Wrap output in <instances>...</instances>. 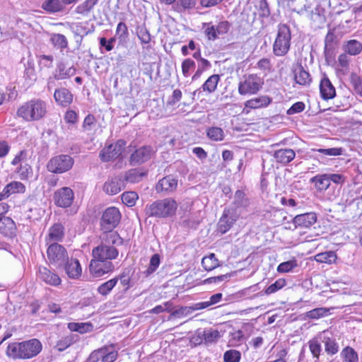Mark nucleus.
Returning a JSON list of instances; mask_svg holds the SVG:
<instances>
[{"mask_svg": "<svg viewBox=\"0 0 362 362\" xmlns=\"http://www.w3.org/2000/svg\"><path fill=\"white\" fill-rule=\"evenodd\" d=\"M317 221L315 213H305L297 215L293 219V223L296 228H309Z\"/></svg>", "mask_w": 362, "mask_h": 362, "instance_id": "obj_17", "label": "nucleus"}, {"mask_svg": "<svg viewBox=\"0 0 362 362\" xmlns=\"http://www.w3.org/2000/svg\"><path fill=\"white\" fill-rule=\"evenodd\" d=\"M344 49L350 55H357L362 50V45L356 40H350L344 45Z\"/></svg>", "mask_w": 362, "mask_h": 362, "instance_id": "obj_39", "label": "nucleus"}, {"mask_svg": "<svg viewBox=\"0 0 362 362\" xmlns=\"http://www.w3.org/2000/svg\"><path fill=\"white\" fill-rule=\"evenodd\" d=\"M117 279H111L109 281L102 284L97 288L98 292L102 296H107L110 293L112 289L116 286Z\"/></svg>", "mask_w": 362, "mask_h": 362, "instance_id": "obj_50", "label": "nucleus"}, {"mask_svg": "<svg viewBox=\"0 0 362 362\" xmlns=\"http://www.w3.org/2000/svg\"><path fill=\"white\" fill-rule=\"evenodd\" d=\"M64 267L66 274L71 279H78L81 275L82 269L79 261L76 259H68Z\"/></svg>", "mask_w": 362, "mask_h": 362, "instance_id": "obj_23", "label": "nucleus"}, {"mask_svg": "<svg viewBox=\"0 0 362 362\" xmlns=\"http://www.w3.org/2000/svg\"><path fill=\"white\" fill-rule=\"evenodd\" d=\"M122 201L127 206H133L138 199V194L135 192H126L122 194Z\"/></svg>", "mask_w": 362, "mask_h": 362, "instance_id": "obj_53", "label": "nucleus"}, {"mask_svg": "<svg viewBox=\"0 0 362 362\" xmlns=\"http://www.w3.org/2000/svg\"><path fill=\"white\" fill-rule=\"evenodd\" d=\"M198 305V303H194L191 306H185L181 307L179 309H177L174 311H173L168 317V320H171L173 317H180L182 316H187V315L191 314L193 311L199 310H200L199 308H197Z\"/></svg>", "mask_w": 362, "mask_h": 362, "instance_id": "obj_36", "label": "nucleus"}, {"mask_svg": "<svg viewBox=\"0 0 362 362\" xmlns=\"http://www.w3.org/2000/svg\"><path fill=\"white\" fill-rule=\"evenodd\" d=\"M74 160L69 155L61 154L52 158L47 163V170L53 173L61 174L69 170Z\"/></svg>", "mask_w": 362, "mask_h": 362, "instance_id": "obj_5", "label": "nucleus"}, {"mask_svg": "<svg viewBox=\"0 0 362 362\" xmlns=\"http://www.w3.org/2000/svg\"><path fill=\"white\" fill-rule=\"evenodd\" d=\"M310 182L315 183V188L320 192L327 190L330 185L327 174L317 175L310 179Z\"/></svg>", "mask_w": 362, "mask_h": 362, "instance_id": "obj_35", "label": "nucleus"}, {"mask_svg": "<svg viewBox=\"0 0 362 362\" xmlns=\"http://www.w3.org/2000/svg\"><path fill=\"white\" fill-rule=\"evenodd\" d=\"M255 7L259 18H265L270 16L271 11L267 0H256Z\"/></svg>", "mask_w": 362, "mask_h": 362, "instance_id": "obj_43", "label": "nucleus"}, {"mask_svg": "<svg viewBox=\"0 0 362 362\" xmlns=\"http://www.w3.org/2000/svg\"><path fill=\"white\" fill-rule=\"evenodd\" d=\"M47 113L46 102L39 98L25 103L17 111V115L27 122L38 121L45 117Z\"/></svg>", "mask_w": 362, "mask_h": 362, "instance_id": "obj_1", "label": "nucleus"}, {"mask_svg": "<svg viewBox=\"0 0 362 362\" xmlns=\"http://www.w3.org/2000/svg\"><path fill=\"white\" fill-rule=\"evenodd\" d=\"M297 267L296 260H289L281 263L277 267V272L279 273H286L292 271Z\"/></svg>", "mask_w": 362, "mask_h": 362, "instance_id": "obj_61", "label": "nucleus"}, {"mask_svg": "<svg viewBox=\"0 0 362 362\" xmlns=\"http://www.w3.org/2000/svg\"><path fill=\"white\" fill-rule=\"evenodd\" d=\"M41 7L50 13L62 11L64 8L62 0H46L42 4Z\"/></svg>", "mask_w": 362, "mask_h": 362, "instance_id": "obj_34", "label": "nucleus"}, {"mask_svg": "<svg viewBox=\"0 0 362 362\" xmlns=\"http://www.w3.org/2000/svg\"><path fill=\"white\" fill-rule=\"evenodd\" d=\"M177 204L172 198H166L153 202L146 206V214L151 217L166 218L173 216Z\"/></svg>", "mask_w": 362, "mask_h": 362, "instance_id": "obj_2", "label": "nucleus"}, {"mask_svg": "<svg viewBox=\"0 0 362 362\" xmlns=\"http://www.w3.org/2000/svg\"><path fill=\"white\" fill-rule=\"evenodd\" d=\"M202 265L206 271H211L219 266L218 260L214 253L204 257L202 260Z\"/></svg>", "mask_w": 362, "mask_h": 362, "instance_id": "obj_40", "label": "nucleus"}, {"mask_svg": "<svg viewBox=\"0 0 362 362\" xmlns=\"http://www.w3.org/2000/svg\"><path fill=\"white\" fill-rule=\"evenodd\" d=\"M286 280L284 279H279L274 284L269 286L265 290L264 293L267 295L272 294L279 290L281 289L286 286Z\"/></svg>", "mask_w": 362, "mask_h": 362, "instance_id": "obj_56", "label": "nucleus"}, {"mask_svg": "<svg viewBox=\"0 0 362 362\" xmlns=\"http://www.w3.org/2000/svg\"><path fill=\"white\" fill-rule=\"evenodd\" d=\"M115 35L119 39L120 43H124L127 41L129 33L127 26L124 23L119 22L117 24Z\"/></svg>", "mask_w": 362, "mask_h": 362, "instance_id": "obj_51", "label": "nucleus"}, {"mask_svg": "<svg viewBox=\"0 0 362 362\" xmlns=\"http://www.w3.org/2000/svg\"><path fill=\"white\" fill-rule=\"evenodd\" d=\"M296 153L291 148H281L276 150L273 153V157L277 163L286 165L294 159Z\"/></svg>", "mask_w": 362, "mask_h": 362, "instance_id": "obj_25", "label": "nucleus"}, {"mask_svg": "<svg viewBox=\"0 0 362 362\" xmlns=\"http://www.w3.org/2000/svg\"><path fill=\"white\" fill-rule=\"evenodd\" d=\"M291 35L286 24L278 25L277 34L273 44V53L276 57L285 56L291 47Z\"/></svg>", "mask_w": 362, "mask_h": 362, "instance_id": "obj_3", "label": "nucleus"}, {"mask_svg": "<svg viewBox=\"0 0 362 362\" xmlns=\"http://www.w3.org/2000/svg\"><path fill=\"white\" fill-rule=\"evenodd\" d=\"M240 211L235 209L226 208L218 223V230L224 234L228 232L240 216Z\"/></svg>", "mask_w": 362, "mask_h": 362, "instance_id": "obj_10", "label": "nucleus"}, {"mask_svg": "<svg viewBox=\"0 0 362 362\" xmlns=\"http://www.w3.org/2000/svg\"><path fill=\"white\" fill-rule=\"evenodd\" d=\"M204 332V344L209 345L216 343L221 337L220 332L217 329L207 328L203 329Z\"/></svg>", "mask_w": 362, "mask_h": 362, "instance_id": "obj_42", "label": "nucleus"}, {"mask_svg": "<svg viewBox=\"0 0 362 362\" xmlns=\"http://www.w3.org/2000/svg\"><path fill=\"white\" fill-rule=\"evenodd\" d=\"M39 278L45 284L53 286H59L62 281L58 274L45 267L39 268Z\"/></svg>", "mask_w": 362, "mask_h": 362, "instance_id": "obj_18", "label": "nucleus"}, {"mask_svg": "<svg viewBox=\"0 0 362 362\" xmlns=\"http://www.w3.org/2000/svg\"><path fill=\"white\" fill-rule=\"evenodd\" d=\"M341 356L346 362H358V354L350 346H346L341 352Z\"/></svg>", "mask_w": 362, "mask_h": 362, "instance_id": "obj_47", "label": "nucleus"}, {"mask_svg": "<svg viewBox=\"0 0 362 362\" xmlns=\"http://www.w3.org/2000/svg\"><path fill=\"white\" fill-rule=\"evenodd\" d=\"M90 272L95 277H100L114 270V265L110 261L93 258L89 266Z\"/></svg>", "mask_w": 362, "mask_h": 362, "instance_id": "obj_12", "label": "nucleus"}, {"mask_svg": "<svg viewBox=\"0 0 362 362\" xmlns=\"http://www.w3.org/2000/svg\"><path fill=\"white\" fill-rule=\"evenodd\" d=\"M203 28H205L204 34L209 40H215L218 38V33L216 30V26L213 25L212 23H203Z\"/></svg>", "mask_w": 362, "mask_h": 362, "instance_id": "obj_52", "label": "nucleus"}, {"mask_svg": "<svg viewBox=\"0 0 362 362\" xmlns=\"http://www.w3.org/2000/svg\"><path fill=\"white\" fill-rule=\"evenodd\" d=\"M318 339L323 344L325 351L327 355L333 356L339 351V337L332 330L326 329L320 332Z\"/></svg>", "mask_w": 362, "mask_h": 362, "instance_id": "obj_6", "label": "nucleus"}, {"mask_svg": "<svg viewBox=\"0 0 362 362\" xmlns=\"http://www.w3.org/2000/svg\"><path fill=\"white\" fill-rule=\"evenodd\" d=\"M315 259L318 262L331 264L336 260L337 255L334 252L329 251L316 255Z\"/></svg>", "mask_w": 362, "mask_h": 362, "instance_id": "obj_48", "label": "nucleus"}, {"mask_svg": "<svg viewBox=\"0 0 362 362\" xmlns=\"http://www.w3.org/2000/svg\"><path fill=\"white\" fill-rule=\"evenodd\" d=\"M177 186V180L172 175L164 177L156 186L158 192L169 193L175 191Z\"/></svg>", "mask_w": 362, "mask_h": 362, "instance_id": "obj_19", "label": "nucleus"}, {"mask_svg": "<svg viewBox=\"0 0 362 362\" xmlns=\"http://www.w3.org/2000/svg\"><path fill=\"white\" fill-rule=\"evenodd\" d=\"M313 151L327 156H337L342 155L344 150L342 148L334 147L330 148H317L313 149Z\"/></svg>", "mask_w": 362, "mask_h": 362, "instance_id": "obj_58", "label": "nucleus"}, {"mask_svg": "<svg viewBox=\"0 0 362 362\" xmlns=\"http://www.w3.org/2000/svg\"><path fill=\"white\" fill-rule=\"evenodd\" d=\"M160 262V255L158 254H154L150 259V264L148 268L146 270V274H151L153 273L158 267Z\"/></svg>", "mask_w": 362, "mask_h": 362, "instance_id": "obj_63", "label": "nucleus"}, {"mask_svg": "<svg viewBox=\"0 0 362 362\" xmlns=\"http://www.w3.org/2000/svg\"><path fill=\"white\" fill-rule=\"evenodd\" d=\"M262 86V82L259 77L255 74H250L245 77L238 85V92L240 95L255 94Z\"/></svg>", "mask_w": 362, "mask_h": 362, "instance_id": "obj_8", "label": "nucleus"}, {"mask_svg": "<svg viewBox=\"0 0 362 362\" xmlns=\"http://www.w3.org/2000/svg\"><path fill=\"white\" fill-rule=\"evenodd\" d=\"M25 358L28 359L36 356L42 351L41 342L37 339H31L22 341Z\"/></svg>", "mask_w": 362, "mask_h": 362, "instance_id": "obj_16", "label": "nucleus"}, {"mask_svg": "<svg viewBox=\"0 0 362 362\" xmlns=\"http://www.w3.org/2000/svg\"><path fill=\"white\" fill-rule=\"evenodd\" d=\"M16 226L12 218L7 216L0 217V233L7 237L15 235Z\"/></svg>", "mask_w": 362, "mask_h": 362, "instance_id": "obj_24", "label": "nucleus"}, {"mask_svg": "<svg viewBox=\"0 0 362 362\" xmlns=\"http://www.w3.org/2000/svg\"><path fill=\"white\" fill-rule=\"evenodd\" d=\"M294 80L296 83L300 86H309L311 83V77L310 74L306 71L301 64H299L293 71Z\"/></svg>", "mask_w": 362, "mask_h": 362, "instance_id": "obj_28", "label": "nucleus"}, {"mask_svg": "<svg viewBox=\"0 0 362 362\" xmlns=\"http://www.w3.org/2000/svg\"><path fill=\"white\" fill-rule=\"evenodd\" d=\"M153 150L151 146H145L136 149L131 155L129 163L132 165H141L151 158Z\"/></svg>", "mask_w": 362, "mask_h": 362, "instance_id": "obj_15", "label": "nucleus"}, {"mask_svg": "<svg viewBox=\"0 0 362 362\" xmlns=\"http://www.w3.org/2000/svg\"><path fill=\"white\" fill-rule=\"evenodd\" d=\"M249 202L245 194L242 190H237L234 194V199L232 204L228 209H235L236 211H239V209L245 208L248 206Z\"/></svg>", "mask_w": 362, "mask_h": 362, "instance_id": "obj_31", "label": "nucleus"}, {"mask_svg": "<svg viewBox=\"0 0 362 362\" xmlns=\"http://www.w3.org/2000/svg\"><path fill=\"white\" fill-rule=\"evenodd\" d=\"M4 190V194L6 197H8L14 193H22L25 191V186L20 182H11L8 184Z\"/></svg>", "mask_w": 362, "mask_h": 362, "instance_id": "obj_37", "label": "nucleus"}, {"mask_svg": "<svg viewBox=\"0 0 362 362\" xmlns=\"http://www.w3.org/2000/svg\"><path fill=\"white\" fill-rule=\"evenodd\" d=\"M320 91L322 99L327 100L333 98L336 95L335 88L328 78L324 77L320 84Z\"/></svg>", "mask_w": 362, "mask_h": 362, "instance_id": "obj_26", "label": "nucleus"}, {"mask_svg": "<svg viewBox=\"0 0 362 362\" xmlns=\"http://www.w3.org/2000/svg\"><path fill=\"white\" fill-rule=\"evenodd\" d=\"M92 255L93 258L111 262L117 257L119 252L114 246L101 243L100 245L93 249Z\"/></svg>", "mask_w": 362, "mask_h": 362, "instance_id": "obj_11", "label": "nucleus"}, {"mask_svg": "<svg viewBox=\"0 0 362 362\" xmlns=\"http://www.w3.org/2000/svg\"><path fill=\"white\" fill-rule=\"evenodd\" d=\"M190 343L192 344L194 346H199L203 343L204 344V332L202 329H198L195 331L190 339Z\"/></svg>", "mask_w": 362, "mask_h": 362, "instance_id": "obj_62", "label": "nucleus"}, {"mask_svg": "<svg viewBox=\"0 0 362 362\" xmlns=\"http://www.w3.org/2000/svg\"><path fill=\"white\" fill-rule=\"evenodd\" d=\"M76 74V69L71 66L66 67L63 62H59L53 73V77L55 80H63L70 78Z\"/></svg>", "mask_w": 362, "mask_h": 362, "instance_id": "obj_21", "label": "nucleus"}, {"mask_svg": "<svg viewBox=\"0 0 362 362\" xmlns=\"http://www.w3.org/2000/svg\"><path fill=\"white\" fill-rule=\"evenodd\" d=\"M99 0H85L75 8V13L82 16H88L93 11Z\"/></svg>", "mask_w": 362, "mask_h": 362, "instance_id": "obj_30", "label": "nucleus"}, {"mask_svg": "<svg viewBox=\"0 0 362 362\" xmlns=\"http://www.w3.org/2000/svg\"><path fill=\"white\" fill-rule=\"evenodd\" d=\"M241 354L239 351L230 349L226 351L223 354L224 362H239Z\"/></svg>", "mask_w": 362, "mask_h": 362, "instance_id": "obj_57", "label": "nucleus"}, {"mask_svg": "<svg viewBox=\"0 0 362 362\" xmlns=\"http://www.w3.org/2000/svg\"><path fill=\"white\" fill-rule=\"evenodd\" d=\"M126 145V141L123 139L118 140L115 144H111L103 148L99 154V157L103 162H109L119 158Z\"/></svg>", "mask_w": 362, "mask_h": 362, "instance_id": "obj_9", "label": "nucleus"}, {"mask_svg": "<svg viewBox=\"0 0 362 362\" xmlns=\"http://www.w3.org/2000/svg\"><path fill=\"white\" fill-rule=\"evenodd\" d=\"M195 68V62L191 59H186L182 63V71L185 77L189 76V71Z\"/></svg>", "mask_w": 362, "mask_h": 362, "instance_id": "obj_64", "label": "nucleus"}, {"mask_svg": "<svg viewBox=\"0 0 362 362\" xmlns=\"http://www.w3.org/2000/svg\"><path fill=\"white\" fill-rule=\"evenodd\" d=\"M329 311V310L326 308H317L308 311L305 313V317L310 320H317L327 316Z\"/></svg>", "mask_w": 362, "mask_h": 362, "instance_id": "obj_45", "label": "nucleus"}, {"mask_svg": "<svg viewBox=\"0 0 362 362\" xmlns=\"http://www.w3.org/2000/svg\"><path fill=\"white\" fill-rule=\"evenodd\" d=\"M100 238L102 240V243L107 244V245H121L123 243L122 238L116 231H113V230L110 231H103Z\"/></svg>", "mask_w": 362, "mask_h": 362, "instance_id": "obj_29", "label": "nucleus"}, {"mask_svg": "<svg viewBox=\"0 0 362 362\" xmlns=\"http://www.w3.org/2000/svg\"><path fill=\"white\" fill-rule=\"evenodd\" d=\"M121 220L119 210L115 206L107 208L103 213L100 219V228L103 231H110L115 228Z\"/></svg>", "mask_w": 362, "mask_h": 362, "instance_id": "obj_7", "label": "nucleus"}, {"mask_svg": "<svg viewBox=\"0 0 362 362\" xmlns=\"http://www.w3.org/2000/svg\"><path fill=\"white\" fill-rule=\"evenodd\" d=\"M220 80L219 75L214 74L208 78V79L202 86L203 91H206L209 93L214 92L217 88L218 83Z\"/></svg>", "mask_w": 362, "mask_h": 362, "instance_id": "obj_38", "label": "nucleus"}, {"mask_svg": "<svg viewBox=\"0 0 362 362\" xmlns=\"http://www.w3.org/2000/svg\"><path fill=\"white\" fill-rule=\"evenodd\" d=\"M74 199V193L73 190L68 187H62L54 194V204L59 207H69L72 204Z\"/></svg>", "mask_w": 362, "mask_h": 362, "instance_id": "obj_13", "label": "nucleus"}, {"mask_svg": "<svg viewBox=\"0 0 362 362\" xmlns=\"http://www.w3.org/2000/svg\"><path fill=\"white\" fill-rule=\"evenodd\" d=\"M68 328L72 332H78L83 334L91 331L93 325L90 323L69 322Z\"/></svg>", "mask_w": 362, "mask_h": 362, "instance_id": "obj_46", "label": "nucleus"}, {"mask_svg": "<svg viewBox=\"0 0 362 362\" xmlns=\"http://www.w3.org/2000/svg\"><path fill=\"white\" fill-rule=\"evenodd\" d=\"M64 237V227L62 223H54L49 229L48 235L45 238L46 244H50L51 242L54 243L62 241Z\"/></svg>", "mask_w": 362, "mask_h": 362, "instance_id": "obj_20", "label": "nucleus"}, {"mask_svg": "<svg viewBox=\"0 0 362 362\" xmlns=\"http://www.w3.org/2000/svg\"><path fill=\"white\" fill-rule=\"evenodd\" d=\"M74 343V337L71 335L62 337L57 341L55 348L59 351H63Z\"/></svg>", "mask_w": 362, "mask_h": 362, "instance_id": "obj_54", "label": "nucleus"}, {"mask_svg": "<svg viewBox=\"0 0 362 362\" xmlns=\"http://www.w3.org/2000/svg\"><path fill=\"white\" fill-rule=\"evenodd\" d=\"M320 343L322 342L320 341V340L318 339V334L317 335L316 337L310 340L308 342L310 351L313 354V357L317 359H319L320 353L322 351Z\"/></svg>", "mask_w": 362, "mask_h": 362, "instance_id": "obj_49", "label": "nucleus"}, {"mask_svg": "<svg viewBox=\"0 0 362 362\" xmlns=\"http://www.w3.org/2000/svg\"><path fill=\"white\" fill-rule=\"evenodd\" d=\"M207 136L212 141H221L224 139L223 129L218 127H211L206 130Z\"/></svg>", "mask_w": 362, "mask_h": 362, "instance_id": "obj_44", "label": "nucleus"}, {"mask_svg": "<svg viewBox=\"0 0 362 362\" xmlns=\"http://www.w3.org/2000/svg\"><path fill=\"white\" fill-rule=\"evenodd\" d=\"M145 175L146 173H139V171L137 170L136 169H132L127 173L125 178L128 182H138L141 180V178Z\"/></svg>", "mask_w": 362, "mask_h": 362, "instance_id": "obj_60", "label": "nucleus"}, {"mask_svg": "<svg viewBox=\"0 0 362 362\" xmlns=\"http://www.w3.org/2000/svg\"><path fill=\"white\" fill-rule=\"evenodd\" d=\"M6 354L8 357L15 360L25 359L22 341L10 343L7 346Z\"/></svg>", "mask_w": 362, "mask_h": 362, "instance_id": "obj_27", "label": "nucleus"}, {"mask_svg": "<svg viewBox=\"0 0 362 362\" xmlns=\"http://www.w3.org/2000/svg\"><path fill=\"white\" fill-rule=\"evenodd\" d=\"M222 293H221L214 294L210 297L209 300L197 303L199 306H197V308H199L200 310H202L211 305H215L220 302V300L222 298Z\"/></svg>", "mask_w": 362, "mask_h": 362, "instance_id": "obj_55", "label": "nucleus"}, {"mask_svg": "<svg viewBox=\"0 0 362 362\" xmlns=\"http://www.w3.org/2000/svg\"><path fill=\"white\" fill-rule=\"evenodd\" d=\"M335 28H330L325 38V53H329L338 43Z\"/></svg>", "mask_w": 362, "mask_h": 362, "instance_id": "obj_33", "label": "nucleus"}, {"mask_svg": "<svg viewBox=\"0 0 362 362\" xmlns=\"http://www.w3.org/2000/svg\"><path fill=\"white\" fill-rule=\"evenodd\" d=\"M50 41L54 47L61 49H64L68 46V40L62 34L52 33L50 36Z\"/></svg>", "mask_w": 362, "mask_h": 362, "instance_id": "obj_41", "label": "nucleus"}, {"mask_svg": "<svg viewBox=\"0 0 362 362\" xmlns=\"http://www.w3.org/2000/svg\"><path fill=\"white\" fill-rule=\"evenodd\" d=\"M54 98L56 103L63 107L69 105L73 101L72 93L65 88L56 89Z\"/></svg>", "mask_w": 362, "mask_h": 362, "instance_id": "obj_22", "label": "nucleus"}, {"mask_svg": "<svg viewBox=\"0 0 362 362\" xmlns=\"http://www.w3.org/2000/svg\"><path fill=\"white\" fill-rule=\"evenodd\" d=\"M271 102L272 100L268 96L261 95L247 100L245 107L250 109L261 108L267 106Z\"/></svg>", "mask_w": 362, "mask_h": 362, "instance_id": "obj_32", "label": "nucleus"}, {"mask_svg": "<svg viewBox=\"0 0 362 362\" xmlns=\"http://www.w3.org/2000/svg\"><path fill=\"white\" fill-rule=\"evenodd\" d=\"M47 256L49 264L57 267H62L69 259L66 248L57 243H50L47 249Z\"/></svg>", "mask_w": 362, "mask_h": 362, "instance_id": "obj_4", "label": "nucleus"}, {"mask_svg": "<svg viewBox=\"0 0 362 362\" xmlns=\"http://www.w3.org/2000/svg\"><path fill=\"white\" fill-rule=\"evenodd\" d=\"M124 188V182L119 175L109 177L103 185V190L108 195H115Z\"/></svg>", "mask_w": 362, "mask_h": 362, "instance_id": "obj_14", "label": "nucleus"}, {"mask_svg": "<svg viewBox=\"0 0 362 362\" xmlns=\"http://www.w3.org/2000/svg\"><path fill=\"white\" fill-rule=\"evenodd\" d=\"M71 30L75 35L80 36L81 38L91 33L82 23L74 24Z\"/></svg>", "mask_w": 362, "mask_h": 362, "instance_id": "obj_59", "label": "nucleus"}]
</instances>
